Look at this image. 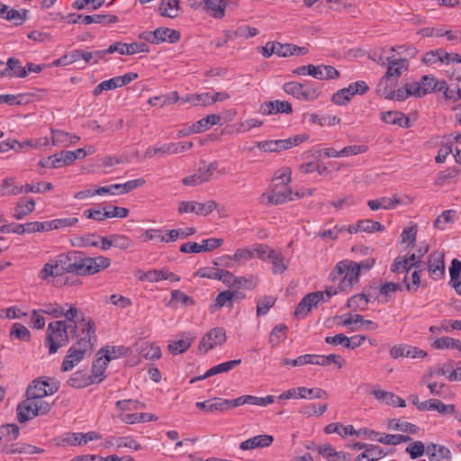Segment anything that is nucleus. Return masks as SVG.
<instances>
[{"mask_svg": "<svg viewBox=\"0 0 461 461\" xmlns=\"http://www.w3.org/2000/svg\"><path fill=\"white\" fill-rule=\"evenodd\" d=\"M78 329L81 330L82 334L86 335L78 339L68 350L61 365L63 372L72 370L75 366L84 359L86 355H91L94 345L97 340L95 336L96 327L90 317L86 316L84 321L78 323Z\"/></svg>", "mask_w": 461, "mask_h": 461, "instance_id": "obj_2", "label": "nucleus"}, {"mask_svg": "<svg viewBox=\"0 0 461 461\" xmlns=\"http://www.w3.org/2000/svg\"><path fill=\"white\" fill-rule=\"evenodd\" d=\"M53 189V185L48 182H39L36 185L26 184L23 185V193H44Z\"/></svg>", "mask_w": 461, "mask_h": 461, "instance_id": "obj_60", "label": "nucleus"}, {"mask_svg": "<svg viewBox=\"0 0 461 461\" xmlns=\"http://www.w3.org/2000/svg\"><path fill=\"white\" fill-rule=\"evenodd\" d=\"M158 31L159 33L157 37V44L166 41L169 43H176L180 40L181 34L179 31L166 27H158L155 30V32H158Z\"/></svg>", "mask_w": 461, "mask_h": 461, "instance_id": "obj_30", "label": "nucleus"}, {"mask_svg": "<svg viewBox=\"0 0 461 461\" xmlns=\"http://www.w3.org/2000/svg\"><path fill=\"white\" fill-rule=\"evenodd\" d=\"M202 163L204 165V167H200L199 170L196 174L199 176L201 183L203 184V183L210 181V179L212 176V174L218 168V163L212 162V163H210L207 167H205L204 161H203Z\"/></svg>", "mask_w": 461, "mask_h": 461, "instance_id": "obj_53", "label": "nucleus"}, {"mask_svg": "<svg viewBox=\"0 0 461 461\" xmlns=\"http://www.w3.org/2000/svg\"><path fill=\"white\" fill-rule=\"evenodd\" d=\"M204 9L214 18L221 19L225 15L226 0H203Z\"/></svg>", "mask_w": 461, "mask_h": 461, "instance_id": "obj_26", "label": "nucleus"}, {"mask_svg": "<svg viewBox=\"0 0 461 461\" xmlns=\"http://www.w3.org/2000/svg\"><path fill=\"white\" fill-rule=\"evenodd\" d=\"M54 259L59 276L72 273L77 276H92L111 266V259L103 256L86 257L82 251L72 250L60 254Z\"/></svg>", "mask_w": 461, "mask_h": 461, "instance_id": "obj_1", "label": "nucleus"}, {"mask_svg": "<svg viewBox=\"0 0 461 461\" xmlns=\"http://www.w3.org/2000/svg\"><path fill=\"white\" fill-rule=\"evenodd\" d=\"M20 433L19 427L16 424H6L0 428V436L5 441H14Z\"/></svg>", "mask_w": 461, "mask_h": 461, "instance_id": "obj_48", "label": "nucleus"}, {"mask_svg": "<svg viewBox=\"0 0 461 461\" xmlns=\"http://www.w3.org/2000/svg\"><path fill=\"white\" fill-rule=\"evenodd\" d=\"M102 352H105L104 359L109 363L112 359L118 357L119 356H126L129 352V348L123 346L119 347H106L101 349Z\"/></svg>", "mask_w": 461, "mask_h": 461, "instance_id": "obj_46", "label": "nucleus"}, {"mask_svg": "<svg viewBox=\"0 0 461 461\" xmlns=\"http://www.w3.org/2000/svg\"><path fill=\"white\" fill-rule=\"evenodd\" d=\"M1 76H15L17 77H27V70L22 67L21 61L16 58H9L6 65L4 66L3 69H0Z\"/></svg>", "mask_w": 461, "mask_h": 461, "instance_id": "obj_18", "label": "nucleus"}, {"mask_svg": "<svg viewBox=\"0 0 461 461\" xmlns=\"http://www.w3.org/2000/svg\"><path fill=\"white\" fill-rule=\"evenodd\" d=\"M292 200V191L288 186H277V184L270 186V191L267 194V201L269 203L278 205Z\"/></svg>", "mask_w": 461, "mask_h": 461, "instance_id": "obj_14", "label": "nucleus"}, {"mask_svg": "<svg viewBox=\"0 0 461 461\" xmlns=\"http://www.w3.org/2000/svg\"><path fill=\"white\" fill-rule=\"evenodd\" d=\"M375 440L385 445H398L411 440V438L407 435L402 434H380L379 438H375Z\"/></svg>", "mask_w": 461, "mask_h": 461, "instance_id": "obj_36", "label": "nucleus"}, {"mask_svg": "<svg viewBox=\"0 0 461 461\" xmlns=\"http://www.w3.org/2000/svg\"><path fill=\"white\" fill-rule=\"evenodd\" d=\"M63 316L66 318L67 324L77 325V331L78 330V323L84 321L86 314L78 310L77 307L71 305L67 312H64Z\"/></svg>", "mask_w": 461, "mask_h": 461, "instance_id": "obj_38", "label": "nucleus"}, {"mask_svg": "<svg viewBox=\"0 0 461 461\" xmlns=\"http://www.w3.org/2000/svg\"><path fill=\"white\" fill-rule=\"evenodd\" d=\"M369 302L370 299H366V295L362 293L351 296L348 300L347 306L348 308L359 309L361 311H364L366 308Z\"/></svg>", "mask_w": 461, "mask_h": 461, "instance_id": "obj_54", "label": "nucleus"}, {"mask_svg": "<svg viewBox=\"0 0 461 461\" xmlns=\"http://www.w3.org/2000/svg\"><path fill=\"white\" fill-rule=\"evenodd\" d=\"M180 0H161L158 12L161 16L175 18L178 15Z\"/></svg>", "mask_w": 461, "mask_h": 461, "instance_id": "obj_32", "label": "nucleus"}, {"mask_svg": "<svg viewBox=\"0 0 461 461\" xmlns=\"http://www.w3.org/2000/svg\"><path fill=\"white\" fill-rule=\"evenodd\" d=\"M297 396L298 398L303 399H321V398H327L328 393L325 390L321 388H306L303 386L297 388Z\"/></svg>", "mask_w": 461, "mask_h": 461, "instance_id": "obj_35", "label": "nucleus"}, {"mask_svg": "<svg viewBox=\"0 0 461 461\" xmlns=\"http://www.w3.org/2000/svg\"><path fill=\"white\" fill-rule=\"evenodd\" d=\"M283 90L295 98L305 101H313L318 98L320 95L319 89L310 82H305L303 84L298 82H288L284 84Z\"/></svg>", "mask_w": 461, "mask_h": 461, "instance_id": "obj_5", "label": "nucleus"}, {"mask_svg": "<svg viewBox=\"0 0 461 461\" xmlns=\"http://www.w3.org/2000/svg\"><path fill=\"white\" fill-rule=\"evenodd\" d=\"M291 180V169L289 167H283L275 174L270 186L275 185V184H277V186H288Z\"/></svg>", "mask_w": 461, "mask_h": 461, "instance_id": "obj_44", "label": "nucleus"}, {"mask_svg": "<svg viewBox=\"0 0 461 461\" xmlns=\"http://www.w3.org/2000/svg\"><path fill=\"white\" fill-rule=\"evenodd\" d=\"M226 341V333L223 328H213L208 331L202 339L199 350L207 352L209 349L213 348L215 346H221Z\"/></svg>", "mask_w": 461, "mask_h": 461, "instance_id": "obj_12", "label": "nucleus"}, {"mask_svg": "<svg viewBox=\"0 0 461 461\" xmlns=\"http://www.w3.org/2000/svg\"><path fill=\"white\" fill-rule=\"evenodd\" d=\"M337 290L333 287H328L324 292L317 291L307 294V299L312 300V303L316 306L321 302H327L332 295L337 294Z\"/></svg>", "mask_w": 461, "mask_h": 461, "instance_id": "obj_37", "label": "nucleus"}, {"mask_svg": "<svg viewBox=\"0 0 461 461\" xmlns=\"http://www.w3.org/2000/svg\"><path fill=\"white\" fill-rule=\"evenodd\" d=\"M10 336H14L23 341H28L31 339L30 330L21 323H14L12 327Z\"/></svg>", "mask_w": 461, "mask_h": 461, "instance_id": "obj_58", "label": "nucleus"}, {"mask_svg": "<svg viewBox=\"0 0 461 461\" xmlns=\"http://www.w3.org/2000/svg\"><path fill=\"white\" fill-rule=\"evenodd\" d=\"M194 340V336H187L185 339L170 341L167 349L171 354L177 355L185 352Z\"/></svg>", "mask_w": 461, "mask_h": 461, "instance_id": "obj_33", "label": "nucleus"}, {"mask_svg": "<svg viewBox=\"0 0 461 461\" xmlns=\"http://www.w3.org/2000/svg\"><path fill=\"white\" fill-rule=\"evenodd\" d=\"M350 266L346 269L345 276L340 280L339 284V290L343 291L348 287H351L354 284L359 280L360 272L356 267L355 262L349 261Z\"/></svg>", "mask_w": 461, "mask_h": 461, "instance_id": "obj_29", "label": "nucleus"}, {"mask_svg": "<svg viewBox=\"0 0 461 461\" xmlns=\"http://www.w3.org/2000/svg\"><path fill=\"white\" fill-rule=\"evenodd\" d=\"M95 383V381L93 379V376H88V375L84 371H77L73 373L67 381V384L69 386L77 389L85 388Z\"/></svg>", "mask_w": 461, "mask_h": 461, "instance_id": "obj_25", "label": "nucleus"}, {"mask_svg": "<svg viewBox=\"0 0 461 461\" xmlns=\"http://www.w3.org/2000/svg\"><path fill=\"white\" fill-rule=\"evenodd\" d=\"M39 379H40V383L43 384L41 386L44 389H46L47 393L49 395L55 393L59 389L60 383L54 377L42 376V377H40Z\"/></svg>", "mask_w": 461, "mask_h": 461, "instance_id": "obj_62", "label": "nucleus"}, {"mask_svg": "<svg viewBox=\"0 0 461 461\" xmlns=\"http://www.w3.org/2000/svg\"><path fill=\"white\" fill-rule=\"evenodd\" d=\"M316 450L327 461H351V455L347 452L336 451L330 444H324L319 446Z\"/></svg>", "mask_w": 461, "mask_h": 461, "instance_id": "obj_17", "label": "nucleus"}, {"mask_svg": "<svg viewBox=\"0 0 461 461\" xmlns=\"http://www.w3.org/2000/svg\"><path fill=\"white\" fill-rule=\"evenodd\" d=\"M223 244L222 239L211 238L203 240L202 244L196 242H186L180 246L179 250L182 253H199L209 252L221 247Z\"/></svg>", "mask_w": 461, "mask_h": 461, "instance_id": "obj_9", "label": "nucleus"}, {"mask_svg": "<svg viewBox=\"0 0 461 461\" xmlns=\"http://www.w3.org/2000/svg\"><path fill=\"white\" fill-rule=\"evenodd\" d=\"M288 328L285 324L276 325L271 331L269 342L273 346L278 345L286 337Z\"/></svg>", "mask_w": 461, "mask_h": 461, "instance_id": "obj_52", "label": "nucleus"}, {"mask_svg": "<svg viewBox=\"0 0 461 461\" xmlns=\"http://www.w3.org/2000/svg\"><path fill=\"white\" fill-rule=\"evenodd\" d=\"M432 347L437 349L442 348H456L461 351V342L458 339L450 338V337H441L437 339Z\"/></svg>", "mask_w": 461, "mask_h": 461, "instance_id": "obj_40", "label": "nucleus"}, {"mask_svg": "<svg viewBox=\"0 0 461 461\" xmlns=\"http://www.w3.org/2000/svg\"><path fill=\"white\" fill-rule=\"evenodd\" d=\"M36 203L32 198L21 197L14 209V218L23 220L25 216L32 212Z\"/></svg>", "mask_w": 461, "mask_h": 461, "instance_id": "obj_19", "label": "nucleus"}, {"mask_svg": "<svg viewBox=\"0 0 461 461\" xmlns=\"http://www.w3.org/2000/svg\"><path fill=\"white\" fill-rule=\"evenodd\" d=\"M406 452L410 454L411 459H416L424 455L425 446L423 442L417 440L406 447Z\"/></svg>", "mask_w": 461, "mask_h": 461, "instance_id": "obj_63", "label": "nucleus"}, {"mask_svg": "<svg viewBox=\"0 0 461 461\" xmlns=\"http://www.w3.org/2000/svg\"><path fill=\"white\" fill-rule=\"evenodd\" d=\"M119 21L118 16L113 14H92L83 17V24L96 23L106 26L111 23H115Z\"/></svg>", "mask_w": 461, "mask_h": 461, "instance_id": "obj_31", "label": "nucleus"}, {"mask_svg": "<svg viewBox=\"0 0 461 461\" xmlns=\"http://www.w3.org/2000/svg\"><path fill=\"white\" fill-rule=\"evenodd\" d=\"M17 419L19 422L23 423L36 417L34 412V399L27 397L26 400L20 402L16 409Z\"/></svg>", "mask_w": 461, "mask_h": 461, "instance_id": "obj_23", "label": "nucleus"}, {"mask_svg": "<svg viewBox=\"0 0 461 461\" xmlns=\"http://www.w3.org/2000/svg\"><path fill=\"white\" fill-rule=\"evenodd\" d=\"M240 363H241V359H234V360L223 362L221 364H219L217 366L211 367L210 369H208L206 371V373L204 375L192 378L190 383L194 384L196 381H201V380L206 379L210 376H212V375H218L221 373L229 372L231 369H233L234 367H236L237 366L240 365Z\"/></svg>", "mask_w": 461, "mask_h": 461, "instance_id": "obj_15", "label": "nucleus"}, {"mask_svg": "<svg viewBox=\"0 0 461 461\" xmlns=\"http://www.w3.org/2000/svg\"><path fill=\"white\" fill-rule=\"evenodd\" d=\"M415 97H422L429 93L434 92L435 77L432 75H425L421 77L420 82L411 83Z\"/></svg>", "mask_w": 461, "mask_h": 461, "instance_id": "obj_16", "label": "nucleus"}, {"mask_svg": "<svg viewBox=\"0 0 461 461\" xmlns=\"http://www.w3.org/2000/svg\"><path fill=\"white\" fill-rule=\"evenodd\" d=\"M42 384V383H40V379H34L26 390V397L41 399L49 395L46 389L41 386Z\"/></svg>", "mask_w": 461, "mask_h": 461, "instance_id": "obj_39", "label": "nucleus"}, {"mask_svg": "<svg viewBox=\"0 0 461 461\" xmlns=\"http://www.w3.org/2000/svg\"><path fill=\"white\" fill-rule=\"evenodd\" d=\"M294 74L310 75L319 80H328L339 77V72L332 66L329 65H306L301 66L293 70Z\"/></svg>", "mask_w": 461, "mask_h": 461, "instance_id": "obj_6", "label": "nucleus"}, {"mask_svg": "<svg viewBox=\"0 0 461 461\" xmlns=\"http://www.w3.org/2000/svg\"><path fill=\"white\" fill-rule=\"evenodd\" d=\"M39 165L42 167L47 168H59L65 166V164H63L61 153L54 154L52 156L41 159Z\"/></svg>", "mask_w": 461, "mask_h": 461, "instance_id": "obj_56", "label": "nucleus"}, {"mask_svg": "<svg viewBox=\"0 0 461 461\" xmlns=\"http://www.w3.org/2000/svg\"><path fill=\"white\" fill-rule=\"evenodd\" d=\"M258 285V278L254 276H250L249 277H237L235 281V286L233 288L240 289V288H246L249 290H252L256 288Z\"/></svg>", "mask_w": 461, "mask_h": 461, "instance_id": "obj_61", "label": "nucleus"}, {"mask_svg": "<svg viewBox=\"0 0 461 461\" xmlns=\"http://www.w3.org/2000/svg\"><path fill=\"white\" fill-rule=\"evenodd\" d=\"M366 461H377L387 455V452L383 447L377 445H367L365 449Z\"/></svg>", "mask_w": 461, "mask_h": 461, "instance_id": "obj_51", "label": "nucleus"}, {"mask_svg": "<svg viewBox=\"0 0 461 461\" xmlns=\"http://www.w3.org/2000/svg\"><path fill=\"white\" fill-rule=\"evenodd\" d=\"M382 120L385 123L398 125L402 128H409L411 126L409 117L398 111L382 113Z\"/></svg>", "mask_w": 461, "mask_h": 461, "instance_id": "obj_24", "label": "nucleus"}, {"mask_svg": "<svg viewBox=\"0 0 461 461\" xmlns=\"http://www.w3.org/2000/svg\"><path fill=\"white\" fill-rule=\"evenodd\" d=\"M107 366L108 362L105 359L102 360L101 357L93 362L91 370L92 375L90 376H93V379H95V383H100L101 381H103L104 378L99 377L104 375L105 369L107 368Z\"/></svg>", "mask_w": 461, "mask_h": 461, "instance_id": "obj_49", "label": "nucleus"}, {"mask_svg": "<svg viewBox=\"0 0 461 461\" xmlns=\"http://www.w3.org/2000/svg\"><path fill=\"white\" fill-rule=\"evenodd\" d=\"M232 302L230 290L221 292L216 297L215 304L211 306V312H212L215 308H221L223 306L232 308Z\"/></svg>", "mask_w": 461, "mask_h": 461, "instance_id": "obj_47", "label": "nucleus"}, {"mask_svg": "<svg viewBox=\"0 0 461 461\" xmlns=\"http://www.w3.org/2000/svg\"><path fill=\"white\" fill-rule=\"evenodd\" d=\"M70 337H78L77 325L67 324V321H62L49 323L45 339L49 353L54 354L59 348L68 345Z\"/></svg>", "mask_w": 461, "mask_h": 461, "instance_id": "obj_3", "label": "nucleus"}, {"mask_svg": "<svg viewBox=\"0 0 461 461\" xmlns=\"http://www.w3.org/2000/svg\"><path fill=\"white\" fill-rule=\"evenodd\" d=\"M39 276L42 280H47L50 276H59L54 259H50L48 263L44 264Z\"/></svg>", "mask_w": 461, "mask_h": 461, "instance_id": "obj_59", "label": "nucleus"}, {"mask_svg": "<svg viewBox=\"0 0 461 461\" xmlns=\"http://www.w3.org/2000/svg\"><path fill=\"white\" fill-rule=\"evenodd\" d=\"M157 420L158 417L150 413L125 414L122 418V420L127 424H134L136 422L155 421Z\"/></svg>", "mask_w": 461, "mask_h": 461, "instance_id": "obj_41", "label": "nucleus"}, {"mask_svg": "<svg viewBox=\"0 0 461 461\" xmlns=\"http://www.w3.org/2000/svg\"><path fill=\"white\" fill-rule=\"evenodd\" d=\"M60 153H61L63 164H65V166H66V165L72 164L77 159L84 158L86 156V149H77L76 150L61 151Z\"/></svg>", "mask_w": 461, "mask_h": 461, "instance_id": "obj_45", "label": "nucleus"}, {"mask_svg": "<svg viewBox=\"0 0 461 461\" xmlns=\"http://www.w3.org/2000/svg\"><path fill=\"white\" fill-rule=\"evenodd\" d=\"M252 250H254V256L265 260L270 259L274 256L276 257V251L271 249L267 245L259 244L257 245Z\"/></svg>", "mask_w": 461, "mask_h": 461, "instance_id": "obj_64", "label": "nucleus"}, {"mask_svg": "<svg viewBox=\"0 0 461 461\" xmlns=\"http://www.w3.org/2000/svg\"><path fill=\"white\" fill-rule=\"evenodd\" d=\"M428 270L434 280L443 277L445 274V253L443 251L434 250L429 254Z\"/></svg>", "mask_w": 461, "mask_h": 461, "instance_id": "obj_11", "label": "nucleus"}, {"mask_svg": "<svg viewBox=\"0 0 461 461\" xmlns=\"http://www.w3.org/2000/svg\"><path fill=\"white\" fill-rule=\"evenodd\" d=\"M217 207V203L209 200L204 203L194 201H182L179 203L177 212L178 213L194 212L197 215L207 216Z\"/></svg>", "mask_w": 461, "mask_h": 461, "instance_id": "obj_8", "label": "nucleus"}, {"mask_svg": "<svg viewBox=\"0 0 461 461\" xmlns=\"http://www.w3.org/2000/svg\"><path fill=\"white\" fill-rule=\"evenodd\" d=\"M385 88V86H384ZM386 99L403 101L409 96H414L413 87L411 84H405L404 87L397 90L384 89L383 93Z\"/></svg>", "mask_w": 461, "mask_h": 461, "instance_id": "obj_28", "label": "nucleus"}, {"mask_svg": "<svg viewBox=\"0 0 461 461\" xmlns=\"http://www.w3.org/2000/svg\"><path fill=\"white\" fill-rule=\"evenodd\" d=\"M260 112L263 114L270 115L276 113L289 114L293 112L292 104L287 101H267L260 105Z\"/></svg>", "mask_w": 461, "mask_h": 461, "instance_id": "obj_13", "label": "nucleus"}, {"mask_svg": "<svg viewBox=\"0 0 461 461\" xmlns=\"http://www.w3.org/2000/svg\"><path fill=\"white\" fill-rule=\"evenodd\" d=\"M415 258V253H412L409 258L398 256L391 266V271L393 273L409 272L408 260H414Z\"/></svg>", "mask_w": 461, "mask_h": 461, "instance_id": "obj_43", "label": "nucleus"}, {"mask_svg": "<svg viewBox=\"0 0 461 461\" xmlns=\"http://www.w3.org/2000/svg\"><path fill=\"white\" fill-rule=\"evenodd\" d=\"M146 183L144 178H138L134 180H130L125 184H114L106 186H102L95 189V193L97 194L102 195L104 194H114L116 192L118 194H127L131 192L132 190L144 185Z\"/></svg>", "mask_w": 461, "mask_h": 461, "instance_id": "obj_10", "label": "nucleus"}, {"mask_svg": "<svg viewBox=\"0 0 461 461\" xmlns=\"http://www.w3.org/2000/svg\"><path fill=\"white\" fill-rule=\"evenodd\" d=\"M291 140H276L258 141L257 147L264 152H279L291 149Z\"/></svg>", "mask_w": 461, "mask_h": 461, "instance_id": "obj_21", "label": "nucleus"}, {"mask_svg": "<svg viewBox=\"0 0 461 461\" xmlns=\"http://www.w3.org/2000/svg\"><path fill=\"white\" fill-rule=\"evenodd\" d=\"M221 121V116L220 114H209L193 124L189 128V132H203L212 125L220 124Z\"/></svg>", "mask_w": 461, "mask_h": 461, "instance_id": "obj_27", "label": "nucleus"}, {"mask_svg": "<svg viewBox=\"0 0 461 461\" xmlns=\"http://www.w3.org/2000/svg\"><path fill=\"white\" fill-rule=\"evenodd\" d=\"M276 299L273 296L260 297L257 302V315H265L275 305Z\"/></svg>", "mask_w": 461, "mask_h": 461, "instance_id": "obj_50", "label": "nucleus"}, {"mask_svg": "<svg viewBox=\"0 0 461 461\" xmlns=\"http://www.w3.org/2000/svg\"><path fill=\"white\" fill-rule=\"evenodd\" d=\"M341 357L336 354H330L329 356H321V355H311L306 354L298 357L295 359L284 358L282 360V365L284 366H301L306 364L319 365L322 366H330L331 363H334L338 366L339 368L342 367Z\"/></svg>", "mask_w": 461, "mask_h": 461, "instance_id": "obj_4", "label": "nucleus"}, {"mask_svg": "<svg viewBox=\"0 0 461 461\" xmlns=\"http://www.w3.org/2000/svg\"><path fill=\"white\" fill-rule=\"evenodd\" d=\"M388 61L387 70L385 75L380 80L378 86H384L385 89L388 88V84L393 81H397L401 77L402 70H406L409 67V62L407 58H401L398 59H392V58L386 59Z\"/></svg>", "mask_w": 461, "mask_h": 461, "instance_id": "obj_7", "label": "nucleus"}, {"mask_svg": "<svg viewBox=\"0 0 461 461\" xmlns=\"http://www.w3.org/2000/svg\"><path fill=\"white\" fill-rule=\"evenodd\" d=\"M184 102H191L194 105H211L212 98L210 93H203L199 95H187Z\"/></svg>", "mask_w": 461, "mask_h": 461, "instance_id": "obj_55", "label": "nucleus"}, {"mask_svg": "<svg viewBox=\"0 0 461 461\" xmlns=\"http://www.w3.org/2000/svg\"><path fill=\"white\" fill-rule=\"evenodd\" d=\"M273 440L274 438L270 435H258L242 441L240 445V448L242 450H249L257 447H265L270 446L273 443Z\"/></svg>", "mask_w": 461, "mask_h": 461, "instance_id": "obj_22", "label": "nucleus"}, {"mask_svg": "<svg viewBox=\"0 0 461 461\" xmlns=\"http://www.w3.org/2000/svg\"><path fill=\"white\" fill-rule=\"evenodd\" d=\"M313 306L314 304L312 303V300L307 299L306 294L297 304L294 311V316L297 318H304L311 312Z\"/></svg>", "mask_w": 461, "mask_h": 461, "instance_id": "obj_57", "label": "nucleus"}, {"mask_svg": "<svg viewBox=\"0 0 461 461\" xmlns=\"http://www.w3.org/2000/svg\"><path fill=\"white\" fill-rule=\"evenodd\" d=\"M388 426L390 429H398L410 434H417L419 431V427L415 424L395 419L391 420Z\"/></svg>", "mask_w": 461, "mask_h": 461, "instance_id": "obj_42", "label": "nucleus"}, {"mask_svg": "<svg viewBox=\"0 0 461 461\" xmlns=\"http://www.w3.org/2000/svg\"><path fill=\"white\" fill-rule=\"evenodd\" d=\"M103 446L105 448L112 447L115 446L117 448L121 447H128V448H133L135 450L141 449V446L133 438H115V437H110L104 439Z\"/></svg>", "mask_w": 461, "mask_h": 461, "instance_id": "obj_20", "label": "nucleus"}, {"mask_svg": "<svg viewBox=\"0 0 461 461\" xmlns=\"http://www.w3.org/2000/svg\"><path fill=\"white\" fill-rule=\"evenodd\" d=\"M224 399L221 398H214L212 400H207L204 402H197L195 406L203 411L212 412L214 411H226L225 405L223 404Z\"/></svg>", "mask_w": 461, "mask_h": 461, "instance_id": "obj_34", "label": "nucleus"}]
</instances>
